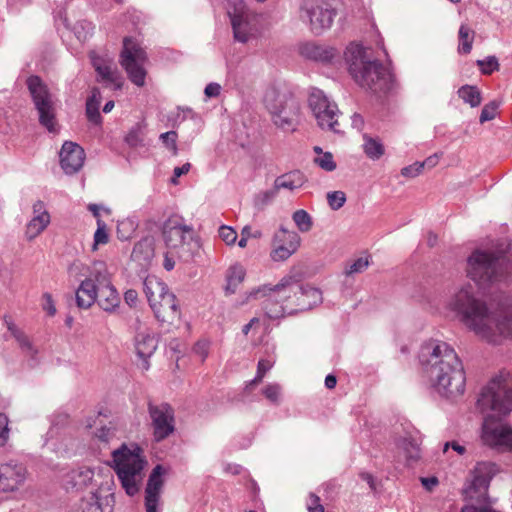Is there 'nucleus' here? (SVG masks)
<instances>
[{
	"instance_id": "29",
	"label": "nucleus",
	"mask_w": 512,
	"mask_h": 512,
	"mask_svg": "<svg viewBox=\"0 0 512 512\" xmlns=\"http://www.w3.org/2000/svg\"><path fill=\"white\" fill-rule=\"evenodd\" d=\"M300 54L314 61L330 64L340 58V53L333 47L305 43L300 46Z\"/></svg>"
},
{
	"instance_id": "6",
	"label": "nucleus",
	"mask_w": 512,
	"mask_h": 512,
	"mask_svg": "<svg viewBox=\"0 0 512 512\" xmlns=\"http://www.w3.org/2000/svg\"><path fill=\"white\" fill-rule=\"evenodd\" d=\"M112 461L123 489L134 496L139 491L147 463L142 449L137 444H122L112 452Z\"/></svg>"
},
{
	"instance_id": "40",
	"label": "nucleus",
	"mask_w": 512,
	"mask_h": 512,
	"mask_svg": "<svg viewBox=\"0 0 512 512\" xmlns=\"http://www.w3.org/2000/svg\"><path fill=\"white\" fill-rule=\"evenodd\" d=\"M273 364H274L273 360H269V359L259 360L256 376L254 377V379H252L251 381H249L246 384L244 391L246 393H250L257 385H259L262 382L266 372H268L273 367Z\"/></svg>"
},
{
	"instance_id": "3",
	"label": "nucleus",
	"mask_w": 512,
	"mask_h": 512,
	"mask_svg": "<svg viewBox=\"0 0 512 512\" xmlns=\"http://www.w3.org/2000/svg\"><path fill=\"white\" fill-rule=\"evenodd\" d=\"M107 313H114L120 306V296L112 284L111 274L105 262L95 261L88 267V275L76 290L79 308L88 309L94 303Z\"/></svg>"
},
{
	"instance_id": "51",
	"label": "nucleus",
	"mask_w": 512,
	"mask_h": 512,
	"mask_svg": "<svg viewBox=\"0 0 512 512\" xmlns=\"http://www.w3.org/2000/svg\"><path fill=\"white\" fill-rule=\"evenodd\" d=\"M93 29L94 27L92 23L88 21H80L74 26L75 35L81 41H85L87 37L92 33Z\"/></svg>"
},
{
	"instance_id": "53",
	"label": "nucleus",
	"mask_w": 512,
	"mask_h": 512,
	"mask_svg": "<svg viewBox=\"0 0 512 512\" xmlns=\"http://www.w3.org/2000/svg\"><path fill=\"white\" fill-rule=\"evenodd\" d=\"M327 201L331 209L338 210L346 201L345 193L342 191L329 192L327 194Z\"/></svg>"
},
{
	"instance_id": "43",
	"label": "nucleus",
	"mask_w": 512,
	"mask_h": 512,
	"mask_svg": "<svg viewBox=\"0 0 512 512\" xmlns=\"http://www.w3.org/2000/svg\"><path fill=\"white\" fill-rule=\"evenodd\" d=\"M292 219L301 232H308L312 228V218L305 210H297L293 213Z\"/></svg>"
},
{
	"instance_id": "20",
	"label": "nucleus",
	"mask_w": 512,
	"mask_h": 512,
	"mask_svg": "<svg viewBox=\"0 0 512 512\" xmlns=\"http://www.w3.org/2000/svg\"><path fill=\"white\" fill-rule=\"evenodd\" d=\"M149 415L152 420L153 436L162 441L174 431V411L167 403L149 404Z\"/></svg>"
},
{
	"instance_id": "8",
	"label": "nucleus",
	"mask_w": 512,
	"mask_h": 512,
	"mask_svg": "<svg viewBox=\"0 0 512 512\" xmlns=\"http://www.w3.org/2000/svg\"><path fill=\"white\" fill-rule=\"evenodd\" d=\"M500 257L481 250H475L467 260L466 273L479 290H486L504 279Z\"/></svg>"
},
{
	"instance_id": "27",
	"label": "nucleus",
	"mask_w": 512,
	"mask_h": 512,
	"mask_svg": "<svg viewBox=\"0 0 512 512\" xmlns=\"http://www.w3.org/2000/svg\"><path fill=\"white\" fill-rule=\"evenodd\" d=\"M294 297L296 305L290 304L287 306V309L290 311H306L321 304L323 301L322 292L319 289L299 283Z\"/></svg>"
},
{
	"instance_id": "62",
	"label": "nucleus",
	"mask_w": 512,
	"mask_h": 512,
	"mask_svg": "<svg viewBox=\"0 0 512 512\" xmlns=\"http://www.w3.org/2000/svg\"><path fill=\"white\" fill-rule=\"evenodd\" d=\"M221 92V85L215 82L209 83L204 90L205 95L208 98H214L219 96Z\"/></svg>"
},
{
	"instance_id": "34",
	"label": "nucleus",
	"mask_w": 512,
	"mask_h": 512,
	"mask_svg": "<svg viewBox=\"0 0 512 512\" xmlns=\"http://www.w3.org/2000/svg\"><path fill=\"white\" fill-rule=\"evenodd\" d=\"M246 277V269L240 263L232 264L226 271L225 292L226 294H234Z\"/></svg>"
},
{
	"instance_id": "33",
	"label": "nucleus",
	"mask_w": 512,
	"mask_h": 512,
	"mask_svg": "<svg viewBox=\"0 0 512 512\" xmlns=\"http://www.w3.org/2000/svg\"><path fill=\"white\" fill-rule=\"evenodd\" d=\"M396 445L408 459L414 460L419 457L420 437L418 433L406 432L396 439Z\"/></svg>"
},
{
	"instance_id": "45",
	"label": "nucleus",
	"mask_w": 512,
	"mask_h": 512,
	"mask_svg": "<svg viewBox=\"0 0 512 512\" xmlns=\"http://www.w3.org/2000/svg\"><path fill=\"white\" fill-rule=\"evenodd\" d=\"M125 140L127 144L131 147H137L139 145H142L144 141L143 128L139 124H137L129 131Z\"/></svg>"
},
{
	"instance_id": "52",
	"label": "nucleus",
	"mask_w": 512,
	"mask_h": 512,
	"mask_svg": "<svg viewBox=\"0 0 512 512\" xmlns=\"http://www.w3.org/2000/svg\"><path fill=\"white\" fill-rule=\"evenodd\" d=\"M177 133L175 131H168L165 133H162L160 135L161 142L165 145L166 148L170 149L173 153V155H177L178 149H177Z\"/></svg>"
},
{
	"instance_id": "14",
	"label": "nucleus",
	"mask_w": 512,
	"mask_h": 512,
	"mask_svg": "<svg viewBox=\"0 0 512 512\" xmlns=\"http://www.w3.org/2000/svg\"><path fill=\"white\" fill-rule=\"evenodd\" d=\"M101 486L100 491H90L74 503L69 512H113L115 482L108 476L102 481Z\"/></svg>"
},
{
	"instance_id": "19",
	"label": "nucleus",
	"mask_w": 512,
	"mask_h": 512,
	"mask_svg": "<svg viewBox=\"0 0 512 512\" xmlns=\"http://www.w3.org/2000/svg\"><path fill=\"white\" fill-rule=\"evenodd\" d=\"M336 13L328 3L307 2L301 9L300 18L309 24L315 34L329 29Z\"/></svg>"
},
{
	"instance_id": "23",
	"label": "nucleus",
	"mask_w": 512,
	"mask_h": 512,
	"mask_svg": "<svg viewBox=\"0 0 512 512\" xmlns=\"http://www.w3.org/2000/svg\"><path fill=\"white\" fill-rule=\"evenodd\" d=\"M165 469L161 465L153 468L145 489V508L146 512L160 511V498L164 486L163 476Z\"/></svg>"
},
{
	"instance_id": "22",
	"label": "nucleus",
	"mask_w": 512,
	"mask_h": 512,
	"mask_svg": "<svg viewBox=\"0 0 512 512\" xmlns=\"http://www.w3.org/2000/svg\"><path fill=\"white\" fill-rule=\"evenodd\" d=\"M90 59L98 74L99 81L112 84L116 90L122 88L123 78L118 72L111 56L108 54L100 55L96 52H91Z\"/></svg>"
},
{
	"instance_id": "10",
	"label": "nucleus",
	"mask_w": 512,
	"mask_h": 512,
	"mask_svg": "<svg viewBox=\"0 0 512 512\" xmlns=\"http://www.w3.org/2000/svg\"><path fill=\"white\" fill-rule=\"evenodd\" d=\"M227 14L237 42L246 44L258 39L261 33L259 18L243 0H229Z\"/></svg>"
},
{
	"instance_id": "60",
	"label": "nucleus",
	"mask_w": 512,
	"mask_h": 512,
	"mask_svg": "<svg viewBox=\"0 0 512 512\" xmlns=\"http://www.w3.org/2000/svg\"><path fill=\"white\" fill-rule=\"evenodd\" d=\"M450 448L458 455H464L466 453V447L458 441L446 442L443 446V452L446 453Z\"/></svg>"
},
{
	"instance_id": "48",
	"label": "nucleus",
	"mask_w": 512,
	"mask_h": 512,
	"mask_svg": "<svg viewBox=\"0 0 512 512\" xmlns=\"http://www.w3.org/2000/svg\"><path fill=\"white\" fill-rule=\"evenodd\" d=\"M7 327L23 349H26L27 351L33 350L28 338L13 323L7 322Z\"/></svg>"
},
{
	"instance_id": "2",
	"label": "nucleus",
	"mask_w": 512,
	"mask_h": 512,
	"mask_svg": "<svg viewBox=\"0 0 512 512\" xmlns=\"http://www.w3.org/2000/svg\"><path fill=\"white\" fill-rule=\"evenodd\" d=\"M423 377L436 393L453 399L465 391L466 376L461 360L446 342L429 340L419 351Z\"/></svg>"
},
{
	"instance_id": "49",
	"label": "nucleus",
	"mask_w": 512,
	"mask_h": 512,
	"mask_svg": "<svg viewBox=\"0 0 512 512\" xmlns=\"http://www.w3.org/2000/svg\"><path fill=\"white\" fill-rule=\"evenodd\" d=\"M477 65L483 74H491L499 69V63L495 56H488L483 60H478Z\"/></svg>"
},
{
	"instance_id": "25",
	"label": "nucleus",
	"mask_w": 512,
	"mask_h": 512,
	"mask_svg": "<svg viewBox=\"0 0 512 512\" xmlns=\"http://www.w3.org/2000/svg\"><path fill=\"white\" fill-rule=\"evenodd\" d=\"M498 468L495 463L489 461L477 462L471 470L468 479V489L474 491H485L491 479L497 474Z\"/></svg>"
},
{
	"instance_id": "46",
	"label": "nucleus",
	"mask_w": 512,
	"mask_h": 512,
	"mask_svg": "<svg viewBox=\"0 0 512 512\" xmlns=\"http://www.w3.org/2000/svg\"><path fill=\"white\" fill-rule=\"evenodd\" d=\"M314 162L323 170L331 172L336 169V163L330 152L318 155L314 158Z\"/></svg>"
},
{
	"instance_id": "30",
	"label": "nucleus",
	"mask_w": 512,
	"mask_h": 512,
	"mask_svg": "<svg viewBox=\"0 0 512 512\" xmlns=\"http://www.w3.org/2000/svg\"><path fill=\"white\" fill-rule=\"evenodd\" d=\"M287 283V280H280V282L276 285H268L264 284L258 287H254L251 290L247 291L243 295V299L241 300L240 304L244 305L249 303L252 300H260V299H266L264 302V305L269 301L272 300L273 302H276V294L277 291H280V289Z\"/></svg>"
},
{
	"instance_id": "18",
	"label": "nucleus",
	"mask_w": 512,
	"mask_h": 512,
	"mask_svg": "<svg viewBox=\"0 0 512 512\" xmlns=\"http://www.w3.org/2000/svg\"><path fill=\"white\" fill-rule=\"evenodd\" d=\"M281 280H287V283H285L280 291H277L276 302L269 300L265 306H263L265 314L270 319H279L298 312L287 309V306L290 304L296 305L294 295L296 288H298V281L291 275L285 276Z\"/></svg>"
},
{
	"instance_id": "13",
	"label": "nucleus",
	"mask_w": 512,
	"mask_h": 512,
	"mask_svg": "<svg viewBox=\"0 0 512 512\" xmlns=\"http://www.w3.org/2000/svg\"><path fill=\"white\" fill-rule=\"evenodd\" d=\"M147 54L140 44L132 38H125L120 55V64L129 80L138 87L145 85Z\"/></svg>"
},
{
	"instance_id": "16",
	"label": "nucleus",
	"mask_w": 512,
	"mask_h": 512,
	"mask_svg": "<svg viewBox=\"0 0 512 512\" xmlns=\"http://www.w3.org/2000/svg\"><path fill=\"white\" fill-rule=\"evenodd\" d=\"M29 478L25 464L17 460L0 463V493L14 495L23 490Z\"/></svg>"
},
{
	"instance_id": "26",
	"label": "nucleus",
	"mask_w": 512,
	"mask_h": 512,
	"mask_svg": "<svg viewBox=\"0 0 512 512\" xmlns=\"http://www.w3.org/2000/svg\"><path fill=\"white\" fill-rule=\"evenodd\" d=\"M60 164L66 174L76 173L84 164L85 152L74 142H65L61 148Z\"/></svg>"
},
{
	"instance_id": "38",
	"label": "nucleus",
	"mask_w": 512,
	"mask_h": 512,
	"mask_svg": "<svg viewBox=\"0 0 512 512\" xmlns=\"http://www.w3.org/2000/svg\"><path fill=\"white\" fill-rule=\"evenodd\" d=\"M102 96L99 89L94 88L91 91L90 97L86 102V115L90 122L94 124H100L101 115L99 113V107L101 104Z\"/></svg>"
},
{
	"instance_id": "4",
	"label": "nucleus",
	"mask_w": 512,
	"mask_h": 512,
	"mask_svg": "<svg viewBox=\"0 0 512 512\" xmlns=\"http://www.w3.org/2000/svg\"><path fill=\"white\" fill-rule=\"evenodd\" d=\"M349 72L362 87L374 92L390 89L393 75L390 69L376 60H372L371 49L359 43H351L344 53Z\"/></svg>"
},
{
	"instance_id": "59",
	"label": "nucleus",
	"mask_w": 512,
	"mask_h": 512,
	"mask_svg": "<svg viewBox=\"0 0 512 512\" xmlns=\"http://www.w3.org/2000/svg\"><path fill=\"white\" fill-rule=\"evenodd\" d=\"M307 509L309 512H324V507L320 504V498L314 493L309 495Z\"/></svg>"
},
{
	"instance_id": "24",
	"label": "nucleus",
	"mask_w": 512,
	"mask_h": 512,
	"mask_svg": "<svg viewBox=\"0 0 512 512\" xmlns=\"http://www.w3.org/2000/svg\"><path fill=\"white\" fill-rule=\"evenodd\" d=\"M134 346L137 356L142 360V369L150 367L148 359L154 354L158 346V340L151 329H140L135 336Z\"/></svg>"
},
{
	"instance_id": "47",
	"label": "nucleus",
	"mask_w": 512,
	"mask_h": 512,
	"mask_svg": "<svg viewBox=\"0 0 512 512\" xmlns=\"http://www.w3.org/2000/svg\"><path fill=\"white\" fill-rule=\"evenodd\" d=\"M109 236L106 230L105 223L98 219L97 220V230L94 233V245L93 248L96 249L98 245H104L108 243Z\"/></svg>"
},
{
	"instance_id": "5",
	"label": "nucleus",
	"mask_w": 512,
	"mask_h": 512,
	"mask_svg": "<svg viewBox=\"0 0 512 512\" xmlns=\"http://www.w3.org/2000/svg\"><path fill=\"white\" fill-rule=\"evenodd\" d=\"M446 309L470 331L478 334H486L485 322L489 321L492 310L481 299L470 283L462 284L454 289L446 301Z\"/></svg>"
},
{
	"instance_id": "21",
	"label": "nucleus",
	"mask_w": 512,
	"mask_h": 512,
	"mask_svg": "<svg viewBox=\"0 0 512 512\" xmlns=\"http://www.w3.org/2000/svg\"><path fill=\"white\" fill-rule=\"evenodd\" d=\"M300 245V238L296 232L281 227L273 237L270 257L273 261H285L296 252Z\"/></svg>"
},
{
	"instance_id": "35",
	"label": "nucleus",
	"mask_w": 512,
	"mask_h": 512,
	"mask_svg": "<svg viewBox=\"0 0 512 512\" xmlns=\"http://www.w3.org/2000/svg\"><path fill=\"white\" fill-rule=\"evenodd\" d=\"M154 256L152 240L142 239L137 242L132 250L131 258L141 266H146Z\"/></svg>"
},
{
	"instance_id": "1",
	"label": "nucleus",
	"mask_w": 512,
	"mask_h": 512,
	"mask_svg": "<svg viewBox=\"0 0 512 512\" xmlns=\"http://www.w3.org/2000/svg\"><path fill=\"white\" fill-rule=\"evenodd\" d=\"M477 405L485 415L484 443L503 452H512V428L496 421L512 410V374L501 372L494 377L483 388Z\"/></svg>"
},
{
	"instance_id": "55",
	"label": "nucleus",
	"mask_w": 512,
	"mask_h": 512,
	"mask_svg": "<svg viewBox=\"0 0 512 512\" xmlns=\"http://www.w3.org/2000/svg\"><path fill=\"white\" fill-rule=\"evenodd\" d=\"M8 417L0 413V447L4 446L9 439Z\"/></svg>"
},
{
	"instance_id": "54",
	"label": "nucleus",
	"mask_w": 512,
	"mask_h": 512,
	"mask_svg": "<svg viewBox=\"0 0 512 512\" xmlns=\"http://www.w3.org/2000/svg\"><path fill=\"white\" fill-rule=\"evenodd\" d=\"M219 237L227 245H233L237 240V233L232 227L223 225L219 228Z\"/></svg>"
},
{
	"instance_id": "42",
	"label": "nucleus",
	"mask_w": 512,
	"mask_h": 512,
	"mask_svg": "<svg viewBox=\"0 0 512 512\" xmlns=\"http://www.w3.org/2000/svg\"><path fill=\"white\" fill-rule=\"evenodd\" d=\"M370 265V256L363 255L351 261L345 267L344 273L346 276H352L364 272Z\"/></svg>"
},
{
	"instance_id": "57",
	"label": "nucleus",
	"mask_w": 512,
	"mask_h": 512,
	"mask_svg": "<svg viewBox=\"0 0 512 512\" xmlns=\"http://www.w3.org/2000/svg\"><path fill=\"white\" fill-rule=\"evenodd\" d=\"M423 169V164L415 162L412 165L402 168L401 175L408 178H414L418 176Z\"/></svg>"
},
{
	"instance_id": "37",
	"label": "nucleus",
	"mask_w": 512,
	"mask_h": 512,
	"mask_svg": "<svg viewBox=\"0 0 512 512\" xmlns=\"http://www.w3.org/2000/svg\"><path fill=\"white\" fill-rule=\"evenodd\" d=\"M363 151L371 160H379L385 153V147L378 138L363 134Z\"/></svg>"
},
{
	"instance_id": "39",
	"label": "nucleus",
	"mask_w": 512,
	"mask_h": 512,
	"mask_svg": "<svg viewBox=\"0 0 512 512\" xmlns=\"http://www.w3.org/2000/svg\"><path fill=\"white\" fill-rule=\"evenodd\" d=\"M475 32L467 25L462 24L459 28L458 38L459 46L458 52L461 54H469L472 49Z\"/></svg>"
},
{
	"instance_id": "17",
	"label": "nucleus",
	"mask_w": 512,
	"mask_h": 512,
	"mask_svg": "<svg viewBox=\"0 0 512 512\" xmlns=\"http://www.w3.org/2000/svg\"><path fill=\"white\" fill-rule=\"evenodd\" d=\"M487 335L478 334V337L490 343H500L502 339H512V308L491 310L489 321L485 322Z\"/></svg>"
},
{
	"instance_id": "58",
	"label": "nucleus",
	"mask_w": 512,
	"mask_h": 512,
	"mask_svg": "<svg viewBox=\"0 0 512 512\" xmlns=\"http://www.w3.org/2000/svg\"><path fill=\"white\" fill-rule=\"evenodd\" d=\"M193 351L196 355L200 357L201 361H204L208 356L209 351V342L206 340L198 341L193 348Z\"/></svg>"
},
{
	"instance_id": "41",
	"label": "nucleus",
	"mask_w": 512,
	"mask_h": 512,
	"mask_svg": "<svg viewBox=\"0 0 512 512\" xmlns=\"http://www.w3.org/2000/svg\"><path fill=\"white\" fill-rule=\"evenodd\" d=\"M459 97L471 107H477L481 103V93L475 86L464 85L458 90Z\"/></svg>"
},
{
	"instance_id": "31",
	"label": "nucleus",
	"mask_w": 512,
	"mask_h": 512,
	"mask_svg": "<svg viewBox=\"0 0 512 512\" xmlns=\"http://www.w3.org/2000/svg\"><path fill=\"white\" fill-rule=\"evenodd\" d=\"M143 289L150 307L160 303L166 295L172 294L169 292L167 285L155 276L145 278Z\"/></svg>"
},
{
	"instance_id": "28",
	"label": "nucleus",
	"mask_w": 512,
	"mask_h": 512,
	"mask_svg": "<svg viewBox=\"0 0 512 512\" xmlns=\"http://www.w3.org/2000/svg\"><path fill=\"white\" fill-rule=\"evenodd\" d=\"M49 223L50 214L46 210L45 204L42 201L35 202L33 204V216L25 229L26 239L34 240L47 228Z\"/></svg>"
},
{
	"instance_id": "61",
	"label": "nucleus",
	"mask_w": 512,
	"mask_h": 512,
	"mask_svg": "<svg viewBox=\"0 0 512 512\" xmlns=\"http://www.w3.org/2000/svg\"><path fill=\"white\" fill-rule=\"evenodd\" d=\"M43 309L51 316L56 313V308L52 296L49 293L43 294Z\"/></svg>"
},
{
	"instance_id": "50",
	"label": "nucleus",
	"mask_w": 512,
	"mask_h": 512,
	"mask_svg": "<svg viewBox=\"0 0 512 512\" xmlns=\"http://www.w3.org/2000/svg\"><path fill=\"white\" fill-rule=\"evenodd\" d=\"M499 106H500V102H498L496 100H493V101L489 102L488 104H486L483 107L482 112L480 114V122L484 123L486 121L493 120L496 116V111Z\"/></svg>"
},
{
	"instance_id": "12",
	"label": "nucleus",
	"mask_w": 512,
	"mask_h": 512,
	"mask_svg": "<svg viewBox=\"0 0 512 512\" xmlns=\"http://www.w3.org/2000/svg\"><path fill=\"white\" fill-rule=\"evenodd\" d=\"M309 107L318 126L326 131L341 133L338 118L340 111L335 102L331 101L320 89L312 88L308 98Z\"/></svg>"
},
{
	"instance_id": "36",
	"label": "nucleus",
	"mask_w": 512,
	"mask_h": 512,
	"mask_svg": "<svg viewBox=\"0 0 512 512\" xmlns=\"http://www.w3.org/2000/svg\"><path fill=\"white\" fill-rule=\"evenodd\" d=\"M274 183L275 188L278 190L286 189L294 191L303 186L305 183V176L302 172L295 170L277 177Z\"/></svg>"
},
{
	"instance_id": "15",
	"label": "nucleus",
	"mask_w": 512,
	"mask_h": 512,
	"mask_svg": "<svg viewBox=\"0 0 512 512\" xmlns=\"http://www.w3.org/2000/svg\"><path fill=\"white\" fill-rule=\"evenodd\" d=\"M108 476H110L111 481H114L112 469L108 466H98L96 468L82 466L66 473L63 481L66 489L79 490L91 486V491H100L102 481Z\"/></svg>"
},
{
	"instance_id": "11",
	"label": "nucleus",
	"mask_w": 512,
	"mask_h": 512,
	"mask_svg": "<svg viewBox=\"0 0 512 512\" xmlns=\"http://www.w3.org/2000/svg\"><path fill=\"white\" fill-rule=\"evenodd\" d=\"M26 84L38 113L39 123L50 133L58 132L56 100L47 85L38 76H30Z\"/></svg>"
},
{
	"instance_id": "56",
	"label": "nucleus",
	"mask_w": 512,
	"mask_h": 512,
	"mask_svg": "<svg viewBox=\"0 0 512 512\" xmlns=\"http://www.w3.org/2000/svg\"><path fill=\"white\" fill-rule=\"evenodd\" d=\"M115 435H116V430H115V428H113L111 426L101 427L96 432V437L100 441L105 442V443L110 442L115 437Z\"/></svg>"
},
{
	"instance_id": "9",
	"label": "nucleus",
	"mask_w": 512,
	"mask_h": 512,
	"mask_svg": "<svg viewBox=\"0 0 512 512\" xmlns=\"http://www.w3.org/2000/svg\"><path fill=\"white\" fill-rule=\"evenodd\" d=\"M163 236L167 248L171 250V253L174 251L177 258L183 261L192 259L199 248L193 228L184 224L177 217L169 218L165 222Z\"/></svg>"
},
{
	"instance_id": "64",
	"label": "nucleus",
	"mask_w": 512,
	"mask_h": 512,
	"mask_svg": "<svg viewBox=\"0 0 512 512\" xmlns=\"http://www.w3.org/2000/svg\"><path fill=\"white\" fill-rule=\"evenodd\" d=\"M124 300L130 307L135 306L138 300L137 291L133 289L127 290L124 294Z\"/></svg>"
},
{
	"instance_id": "63",
	"label": "nucleus",
	"mask_w": 512,
	"mask_h": 512,
	"mask_svg": "<svg viewBox=\"0 0 512 512\" xmlns=\"http://www.w3.org/2000/svg\"><path fill=\"white\" fill-rule=\"evenodd\" d=\"M175 257H177L175 252L173 251L171 253V250L168 249L163 262V266L167 271H170L175 267Z\"/></svg>"
},
{
	"instance_id": "44",
	"label": "nucleus",
	"mask_w": 512,
	"mask_h": 512,
	"mask_svg": "<svg viewBox=\"0 0 512 512\" xmlns=\"http://www.w3.org/2000/svg\"><path fill=\"white\" fill-rule=\"evenodd\" d=\"M262 394L273 404H279L282 395V388L277 383H270L262 389Z\"/></svg>"
},
{
	"instance_id": "7",
	"label": "nucleus",
	"mask_w": 512,
	"mask_h": 512,
	"mask_svg": "<svg viewBox=\"0 0 512 512\" xmlns=\"http://www.w3.org/2000/svg\"><path fill=\"white\" fill-rule=\"evenodd\" d=\"M264 105L277 128L283 131L296 129L300 119V105L295 98L271 88L265 93Z\"/></svg>"
},
{
	"instance_id": "32",
	"label": "nucleus",
	"mask_w": 512,
	"mask_h": 512,
	"mask_svg": "<svg viewBox=\"0 0 512 512\" xmlns=\"http://www.w3.org/2000/svg\"><path fill=\"white\" fill-rule=\"evenodd\" d=\"M151 308L157 319L163 322H172L179 315L176 298L173 293L166 295L160 303L154 304Z\"/></svg>"
}]
</instances>
